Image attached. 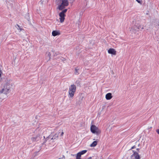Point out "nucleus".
<instances>
[{
    "instance_id": "412c9836",
    "label": "nucleus",
    "mask_w": 159,
    "mask_h": 159,
    "mask_svg": "<svg viewBox=\"0 0 159 159\" xmlns=\"http://www.w3.org/2000/svg\"><path fill=\"white\" fill-rule=\"evenodd\" d=\"M139 3H141V2L139 0H136Z\"/></svg>"
},
{
    "instance_id": "5701e85b",
    "label": "nucleus",
    "mask_w": 159,
    "mask_h": 159,
    "mask_svg": "<svg viewBox=\"0 0 159 159\" xmlns=\"http://www.w3.org/2000/svg\"><path fill=\"white\" fill-rule=\"evenodd\" d=\"M141 29H142V30H143V29H144V27H143V26H142V25H141Z\"/></svg>"
},
{
    "instance_id": "423d86ee",
    "label": "nucleus",
    "mask_w": 159,
    "mask_h": 159,
    "mask_svg": "<svg viewBox=\"0 0 159 159\" xmlns=\"http://www.w3.org/2000/svg\"><path fill=\"white\" fill-rule=\"evenodd\" d=\"M141 27V24L140 23L136 22L135 24L132 27V29L134 30V32H135L137 31H138L139 29Z\"/></svg>"
},
{
    "instance_id": "b1692460",
    "label": "nucleus",
    "mask_w": 159,
    "mask_h": 159,
    "mask_svg": "<svg viewBox=\"0 0 159 159\" xmlns=\"http://www.w3.org/2000/svg\"><path fill=\"white\" fill-rule=\"evenodd\" d=\"M87 159H92V157H89Z\"/></svg>"
},
{
    "instance_id": "20e7f679",
    "label": "nucleus",
    "mask_w": 159,
    "mask_h": 159,
    "mask_svg": "<svg viewBox=\"0 0 159 159\" xmlns=\"http://www.w3.org/2000/svg\"><path fill=\"white\" fill-rule=\"evenodd\" d=\"M69 2L67 0H61V3L58 7V8L60 10H62L66 7L68 6Z\"/></svg>"
},
{
    "instance_id": "a878e982",
    "label": "nucleus",
    "mask_w": 159,
    "mask_h": 159,
    "mask_svg": "<svg viewBox=\"0 0 159 159\" xmlns=\"http://www.w3.org/2000/svg\"><path fill=\"white\" fill-rule=\"evenodd\" d=\"M63 158H64V159H65V156H63Z\"/></svg>"
},
{
    "instance_id": "7ed1b4c3",
    "label": "nucleus",
    "mask_w": 159,
    "mask_h": 159,
    "mask_svg": "<svg viewBox=\"0 0 159 159\" xmlns=\"http://www.w3.org/2000/svg\"><path fill=\"white\" fill-rule=\"evenodd\" d=\"M91 131L93 134H96L98 135L101 133V130L99 128L94 125H92L90 127Z\"/></svg>"
},
{
    "instance_id": "6e6552de",
    "label": "nucleus",
    "mask_w": 159,
    "mask_h": 159,
    "mask_svg": "<svg viewBox=\"0 0 159 159\" xmlns=\"http://www.w3.org/2000/svg\"><path fill=\"white\" fill-rule=\"evenodd\" d=\"M108 52L109 54L114 55H116V51L114 48H110L108 50Z\"/></svg>"
},
{
    "instance_id": "dca6fc26",
    "label": "nucleus",
    "mask_w": 159,
    "mask_h": 159,
    "mask_svg": "<svg viewBox=\"0 0 159 159\" xmlns=\"http://www.w3.org/2000/svg\"><path fill=\"white\" fill-rule=\"evenodd\" d=\"M87 152V151L86 150H84L80 152L79 153H80L82 155L86 153Z\"/></svg>"
},
{
    "instance_id": "ddd939ff",
    "label": "nucleus",
    "mask_w": 159,
    "mask_h": 159,
    "mask_svg": "<svg viewBox=\"0 0 159 159\" xmlns=\"http://www.w3.org/2000/svg\"><path fill=\"white\" fill-rule=\"evenodd\" d=\"M58 137V135L57 134H55L53 135L52 137L51 138V139H57Z\"/></svg>"
},
{
    "instance_id": "6ab92c4d",
    "label": "nucleus",
    "mask_w": 159,
    "mask_h": 159,
    "mask_svg": "<svg viewBox=\"0 0 159 159\" xmlns=\"http://www.w3.org/2000/svg\"><path fill=\"white\" fill-rule=\"evenodd\" d=\"M136 148V146H135L134 145L131 148V149H134V148Z\"/></svg>"
},
{
    "instance_id": "1a4fd4ad",
    "label": "nucleus",
    "mask_w": 159,
    "mask_h": 159,
    "mask_svg": "<svg viewBox=\"0 0 159 159\" xmlns=\"http://www.w3.org/2000/svg\"><path fill=\"white\" fill-rule=\"evenodd\" d=\"M60 34V32L58 30H54L52 32V35L53 36L59 35Z\"/></svg>"
},
{
    "instance_id": "393cba45",
    "label": "nucleus",
    "mask_w": 159,
    "mask_h": 159,
    "mask_svg": "<svg viewBox=\"0 0 159 159\" xmlns=\"http://www.w3.org/2000/svg\"><path fill=\"white\" fill-rule=\"evenodd\" d=\"M137 151H139V148H137Z\"/></svg>"
},
{
    "instance_id": "f03ea898",
    "label": "nucleus",
    "mask_w": 159,
    "mask_h": 159,
    "mask_svg": "<svg viewBox=\"0 0 159 159\" xmlns=\"http://www.w3.org/2000/svg\"><path fill=\"white\" fill-rule=\"evenodd\" d=\"M76 90V86L73 84L70 85L68 90V97L69 98H72Z\"/></svg>"
},
{
    "instance_id": "2eb2a0df",
    "label": "nucleus",
    "mask_w": 159,
    "mask_h": 159,
    "mask_svg": "<svg viewBox=\"0 0 159 159\" xmlns=\"http://www.w3.org/2000/svg\"><path fill=\"white\" fill-rule=\"evenodd\" d=\"M74 73L76 75H78L79 74V73L78 69L77 68H75Z\"/></svg>"
},
{
    "instance_id": "f3484780",
    "label": "nucleus",
    "mask_w": 159,
    "mask_h": 159,
    "mask_svg": "<svg viewBox=\"0 0 159 159\" xmlns=\"http://www.w3.org/2000/svg\"><path fill=\"white\" fill-rule=\"evenodd\" d=\"M17 25L18 27V28H17L18 30H20V31H21L23 30L21 28L19 25Z\"/></svg>"
},
{
    "instance_id": "0eeeda50",
    "label": "nucleus",
    "mask_w": 159,
    "mask_h": 159,
    "mask_svg": "<svg viewBox=\"0 0 159 159\" xmlns=\"http://www.w3.org/2000/svg\"><path fill=\"white\" fill-rule=\"evenodd\" d=\"M133 154L131 155V157H134V159H140V157L138 153L135 151L134 152Z\"/></svg>"
},
{
    "instance_id": "4468645a",
    "label": "nucleus",
    "mask_w": 159,
    "mask_h": 159,
    "mask_svg": "<svg viewBox=\"0 0 159 159\" xmlns=\"http://www.w3.org/2000/svg\"><path fill=\"white\" fill-rule=\"evenodd\" d=\"M80 153L79 152L77 153L76 156V159H81L80 157L81 155Z\"/></svg>"
},
{
    "instance_id": "aec40b11",
    "label": "nucleus",
    "mask_w": 159,
    "mask_h": 159,
    "mask_svg": "<svg viewBox=\"0 0 159 159\" xmlns=\"http://www.w3.org/2000/svg\"><path fill=\"white\" fill-rule=\"evenodd\" d=\"M156 132L158 134H159V129H157L156 130Z\"/></svg>"
},
{
    "instance_id": "f8f14e48",
    "label": "nucleus",
    "mask_w": 159,
    "mask_h": 159,
    "mask_svg": "<svg viewBox=\"0 0 159 159\" xmlns=\"http://www.w3.org/2000/svg\"><path fill=\"white\" fill-rule=\"evenodd\" d=\"M38 137V136L37 135L35 137H32L31 138V141H32V142H34L36 141Z\"/></svg>"
},
{
    "instance_id": "9d476101",
    "label": "nucleus",
    "mask_w": 159,
    "mask_h": 159,
    "mask_svg": "<svg viewBox=\"0 0 159 159\" xmlns=\"http://www.w3.org/2000/svg\"><path fill=\"white\" fill-rule=\"evenodd\" d=\"M112 98V94L111 93H107L105 96V98L107 100H110Z\"/></svg>"
},
{
    "instance_id": "a211bd4d",
    "label": "nucleus",
    "mask_w": 159,
    "mask_h": 159,
    "mask_svg": "<svg viewBox=\"0 0 159 159\" xmlns=\"http://www.w3.org/2000/svg\"><path fill=\"white\" fill-rule=\"evenodd\" d=\"M2 73L1 70H0V81L2 80V78H1L2 75Z\"/></svg>"
},
{
    "instance_id": "39448f33",
    "label": "nucleus",
    "mask_w": 159,
    "mask_h": 159,
    "mask_svg": "<svg viewBox=\"0 0 159 159\" xmlns=\"http://www.w3.org/2000/svg\"><path fill=\"white\" fill-rule=\"evenodd\" d=\"M67 10V9H64L59 14V15L60 17V21L61 23H62L64 21L65 16V13L66 12Z\"/></svg>"
},
{
    "instance_id": "4be33fe9",
    "label": "nucleus",
    "mask_w": 159,
    "mask_h": 159,
    "mask_svg": "<svg viewBox=\"0 0 159 159\" xmlns=\"http://www.w3.org/2000/svg\"><path fill=\"white\" fill-rule=\"evenodd\" d=\"M63 134H64V132L63 131H62V132L61 133V136H63Z\"/></svg>"
},
{
    "instance_id": "9b49d317",
    "label": "nucleus",
    "mask_w": 159,
    "mask_h": 159,
    "mask_svg": "<svg viewBox=\"0 0 159 159\" xmlns=\"http://www.w3.org/2000/svg\"><path fill=\"white\" fill-rule=\"evenodd\" d=\"M98 142L97 141H93L92 144L90 145V147H95L98 144Z\"/></svg>"
},
{
    "instance_id": "f257e3e1",
    "label": "nucleus",
    "mask_w": 159,
    "mask_h": 159,
    "mask_svg": "<svg viewBox=\"0 0 159 159\" xmlns=\"http://www.w3.org/2000/svg\"><path fill=\"white\" fill-rule=\"evenodd\" d=\"M12 86L10 80H7L4 84L3 88L0 91V93L7 94L10 92V89Z\"/></svg>"
}]
</instances>
